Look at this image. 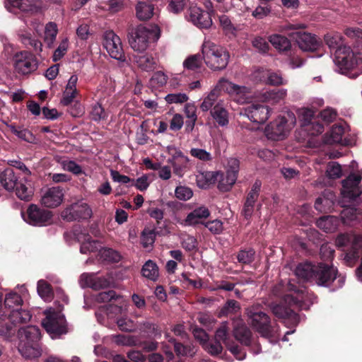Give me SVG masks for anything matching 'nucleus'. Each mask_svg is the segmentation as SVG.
Masks as SVG:
<instances>
[{
    "label": "nucleus",
    "mask_w": 362,
    "mask_h": 362,
    "mask_svg": "<svg viewBox=\"0 0 362 362\" xmlns=\"http://www.w3.org/2000/svg\"><path fill=\"white\" fill-rule=\"evenodd\" d=\"M141 273L144 277L155 281L157 280L159 275L158 267L154 262L148 260L144 264Z\"/></svg>",
    "instance_id": "41"
},
{
    "label": "nucleus",
    "mask_w": 362,
    "mask_h": 362,
    "mask_svg": "<svg viewBox=\"0 0 362 362\" xmlns=\"http://www.w3.org/2000/svg\"><path fill=\"white\" fill-rule=\"evenodd\" d=\"M202 58L206 66L212 70L224 69L229 61L230 54L222 46L210 40H205L202 46Z\"/></svg>",
    "instance_id": "4"
},
{
    "label": "nucleus",
    "mask_w": 362,
    "mask_h": 362,
    "mask_svg": "<svg viewBox=\"0 0 362 362\" xmlns=\"http://www.w3.org/2000/svg\"><path fill=\"white\" fill-rule=\"evenodd\" d=\"M80 284L82 287H90L95 290L107 288L110 282L102 276H98L95 274L84 273L81 276Z\"/></svg>",
    "instance_id": "22"
},
{
    "label": "nucleus",
    "mask_w": 362,
    "mask_h": 362,
    "mask_svg": "<svg viewBox=\"0 0 362 362\" xmlns=\"http://www.w3.org/2000/svg\"><path fill=\"white\" fill-rule=\"evenodd\" d=\"M202 346L205 351L214 356L221 354L223 350L222 344L216 340L211 342L207 341Z\"/></svg>",
    "instance_id": "48"
},
{
    "label": "nucleus",
    "mask_w": 362,
    "mask_h": 362,
    "mask_svg": "<svg viewBox=\"0 0 362 362\" xmlns=\"http://www.w3.org/2000/svg\"><path fill=\"white\" fill-rule=\"evenodd\" d=\"M14 189L16 196L21 200L30 201L33 196L31 180L27 177H21Z\"/></svg>",
    "instance_id": "23"
},
{
    "label": "nucleus",
    "mask_w": 362,
    "mask_h": 362,
    "mask_svg": "<svg viewBox=\"0 0 362 362\" xmlns=\"http://www.w3.org/2000/svg\"><path fill=\"white\" fill-rule=\"evenodd\" d=\"M288 289L294 291L293 294H288L284 298V303L288 304L289 305L288 308L285 307L282 304L276 303H272L269 307L273 314L278 318L284 320L286 325L296 326L299 322V317L294 313L292 308H305L303 304L304 294L303 291H300V293L296 292L294 286L291 282L288 283Z\"/></svg>",
    "instance_id": "2"
},
{
    "label": "nucleus",
    "mask_w": 362,
    "mask_h": 362,
    "mask_svg": "<svg viewBox=\"0 0 362 362\" xmlns=\"http://www.w3.org/2000/svg\"><path fill=\"white\" fill-rule=\"evenodd\" d=\"M185 113L186 117L189 119L187 122L186 129L192 131L197 121V107L193 103H187L185 106Z\"/></svg>",
    "instance_id": "45"
},
{
    "label": "nucleus",
    "mask_w": 362,
    "mask_h": 362,
    "mask_svg": "<svg viewBox=\"0 0 362 362\" xmlns=\"http://www.w3.org/2000/svg\"><path fill=\"white\" fill-rule=\"evenodd\" d=\"M30 318L31 315L28 310L13 308L0 319V335L6 336L13 325L27 322Z\"/></svg>",
    "instance_id": "11"
},
{
    "label": "nucleus",
    "mask_w": 362,
    "mask_h": 362,
    "mask_svg": "<svg viewBox=\"0 0 362 362\" xmlns=\"http://www.w3.org/2000/svg\"><path fill=\"white\" fill-rule=\"evenodd\" d=\"M202 65V58L199 54L190 55L183 62L184 68L192 71L201 68Z\"/></svg>",
    "instance_id": "47"
},
{
    "label": "nucleus",
    "mask_w": 362,
    "mask_h": 362,
    "mask_svg": "<svg viewBox=\"0 0 362 362\" xmlns=\"http://www.w3.org/2000/svg\"><path fill=\"white\" fill-rule=\"evenodd\" d=\"M296 123L295 115L287 112L285 115L279 117L266 127V135L273 140H281L294 127Z\"/></svg>",
    "instance_id": "7"
},
{
    "label": "nucleus",
    "mask_w": 362,
    "mask_h": 362,
    "mask_svg": "<svg viewBox=\"0 0 362 362\" xmlns=\"http://www.w3.org/2000/svg\"><path fill=\"white\" fill-rule=\"evenodd\" d=\"M189 20L200 28H209L212 25L210 13H206L197 6H191L188 13Z\"/></svg>",
    "instance_id": "19"
},
{
    "label": "nucleus",
    "mask_w": 362,
    "mask_h": 362,
    "mask_svg": "<svg viewBox=\"0 0 362 362\" xmlns=\"http://www.w3.org/2000/svg\"><path fill=\"white\" fill-rule=\"evenodd\" d=\"M252 46L259 52L265 53L269 49V44L262 37H255L252 41Z\"/></svg>",
    "instance_id": "64"
},
{
    "label": "nucleus",
    "mask_w": 362,
    "mask_h": 362,
    "mask_svg": "<svg viewBox=\"0 0 362 362\" xmlns=\"http://www.w3.org/2000/svg\"><path fill=\"white\" fill-rule=\"evenodd\" d=\"M168 103H182L188 100V96L185 93H170L165 97Z\"/></svg>",
    "instance_id": "59"
},
{
    "label": "nucleus",
    "mask_w": 362,
    "mask_h": 362,
    "mask_svg": "<svg viewBox=\"0 0 362 362\" xmlns=\"http://www.w3.org/2000/svg\"><path fill=\"white\" fill-rule=\"evenodd\" d=\"M52 213L39 208L36 204H30L27 209V218L25 220L30 225L44 226L49 223Z\"/></svg>",
    "instance_id": "15"
},
{
    "label": "nucleus",
    "mask_w": 362,
    "mask_h": 362,
    "mask_svg": "<svg viewBox=\"0 0 362 362\" xmlns=\"http://www.w3.org/2000/svg\"><path fill=\"white\" fill-rule=\"evenodd\" d=\"M92 216V209L87 203L75 202L65 208L61 213L63 220L73 221L80 219H88Z\"/></svg>",
    "instance_id": "12"
},
{
    "label": "nucleus",
    "mask_w": 362,
    "mask_h": 362,
    "mask_svg": "<svg viewBox=\"0 0 362 362\" xmlns=\"http://www.w3.org/2000/svg\"><path fill=\"white\" fill-rule=\"evenodd\" d=\"M233 334L241 344L249 346L251 341V332L240 317L232 320Z\"/></svg>",
    "instance_id": "21"
},
{
    "label": "nucleus",
    "mask_w": 362,
    "mask_h": 362,
    "mask_svg": "<svg viewBox=\"0 0 362 362\" xmlns=\"http://www.w3.org/2000/svg\"><path fill=\"white\" fill-rule=\"evenodd\" d=\"M9 128L12 133L24 141L32 142L34 139L33 134L26 129H17L13 125H11Z\"/></svg>",
    "instance_id": "53"
},
{
    "label": "nucleus",
    "mask_w": 362,
    "mask_h": 362,
    "mask_svg": "<svg viewBox=\"0 0 362 362\" xmlns=\"http://www.w3.org/2000/svg\"><path fill=\"white\" fill-rule=\"evenodd\" d=\"M218 87L226 92L236 103H247L251 98L250 88L245 86H239L224 78L218 81Z\"/></svg>",
    "instance_id": "10"
},
{
    "label": "nucleus",
    "mask_w": 362,
    "mask_h": 362,
    "mask_svg": "<svg viewBox=\"0 0 362 362\" xmlns=\"http://www.w3.org/2000/svg\"><path fill=\"white\" fill-rule=\"evenodd\" d=\"M222 90L221 87H218V83L216 86L204 98L202 103L200 104V109L203 112L211 110L215 106L216 103L221 99L220 91Z\"/></svg>",
    "instance_id": "30"
},
{
    "label": "nucleus",
    "mask_w": 362,
    "mask_h": 362,
    "mask_svg": "<svg viewBox=\"0 0 362 362\" xmlns=\"http://www.w3.org/2000/svg\"><path fill=\"white\" fill-rule=\"evenodd\" d=\"M246 314L251 325L263 337L272 335V327L269 316L259 310V305H253L246 309Z\"/></svg>",
    "instance_id": "8"
},
{
    "label": "nucleus",
    "mask_w": 362,
    "mask_h": 362,
    "mask_svg": "<svg viewBox=\"0 0 362 362\" xmlns=\"http://www.w3.org/2000/svg\"><path fill=\"white\" fill-rule=\"evenodd\" d=\"M37 293L45 301H50L53 297V293L50 285L45 280L37 282Z\"/></svg>",
    "instance_id": "46"
},
{
    "label": "nucleus",
    "mask_w": 362,
    "mask_h": 362,
    "mask_svg": "<svg viewBox=\"0 0 362 362\" xmlns=\"http://www.w3.org/2000/svg\"><path fill=\"white\" fill-rule=\"evenodd\" d=\"M136 16L139 21H147L154 13V6L147 2L139 1L135 7Z\"/></svg>",
    "instance_id": "36"
},
{
    "label": "nucleus",
    "mask_w": 362,
    "mask_h": 362,
    "mask_svg": "<svg viewBox=\"0 0 362 362\" xmlns=\"http://www.w3.org/2000/svg\"><path fill=\"white\" fill-rule=\"evenodd\" d=\"M219 23L222 29L226 34H233L235 33V28L228 16H220Z\"/></svg>",
    "instance_id": "56"
},
{
    "label": "nucleus",
    "mask_w": 362,
    "mask_h": 362,
    "mask_svg": "<svg viewBox=\"0 0 362 362\" xmlns=\"http://www.w3.org/2000/svg\"><path fill=\"white\" fill-rule=\"evenodd\" d=\"M243 115L253 122L262 124L268 119L269 110L264 105L252 104L244 109Z\"/></svg>",
    "instance_id": "18"
},
{
    "label": "nucleus",
    "mask_w": 362,
    "mask_h": 362,
    "mask_svg": "<svg viewBox=\"0 0 362 362\" xmlns=\"http://www.w3.org/2000/svg\"><path fill=\"white\" fill-rule=\"evenodd\" d=\"M14 67L18 73L28 74L37 69V62L31 53L21 52L14 56Z\"/></svg>",
    "instance_id": "14"
},
{
    "label": "nucleus",
    "mask_w": 362,
    "mask_h": 362,
    "mask_svg": "<svg viewBox=\"0 0 362 362\" xmlns=\"http://www.w3.org/2000/svg\"><path fill=\"white\" fill-rule=\"evenodd\" d=\"M210 216V211L206 206H199L190 212L185 219V226H194L203 223L202 220Z\"/></svg>",
    "instance_id": "28"
},
{
    "label": "nucleus",
    "mask_w": 362,
    "mask_h": 362,
    "mask_svg": "<svg viewBox=\"0 0 362 362\" xmlns=\"http://www.w3.org/2000/svg\"><path fill=\"white\" fill-rule=\"evenodd\" d=\"M255 254L252 249L240 250L237 255L238 261L241 264H250L255 259Z\"/></svg>",
    "instance_id": "51"
},
{
    "label": "nucleus",
    "mask_w": 362,
    "mask_h": 362,
    "mask_svg": "<svg viewBox=\"0 0 362 362\" xmlns=\"http://www.w3.org/2000/svg\"><path fill=\"white\" fill-rule=\"evenodd\" d=\"M62 309L60 306L57 310L49 308L44 311L46 317L42 324L52 339L67 332L66 322L64 315L61 313Z\"/></svg>",
    "instance_id": "6"
},
{
    "label": "nucleus",
    "mask_w": 362,
    "mask_h": 362,
    "mask_svg": "<svg viewBox=\"0 0 362 362\" xmlns=\"http://www.w3.org/2000/svg\"><path fill=\"white\" fill-rule=\"evenodd\" d=\"M21 41L25 46H30L36 52H41L42 50V42L34 38H32L30 35H21Z\"/></svg>",
    "instance_id": "50"
},
{
    "label": "nucleus",
    "mask_w": 362,
    "mask_h": 362,
    "mask_svg": "<svg viewBox=\"0 0 362 362\" xmlns=\"http://www.w3.org/2000/svg\"><path fill=\"white\" fill-rule=\"evenodd\" d=\"M169 151H173L175 154L173 156L171 159L168 160V162L170 163L173 168L174 173L179 177H182L183 175V169L189 161V159L187 156H184V154L180 151L177 150L175 147H168Z\"/></svg>",
    "instance_id": "24"
},
{
    "label": "nucleus",
    "mask_w": 362,
    "mask_h": 362,
    "mask_svg": "<svg viewBox=\"0 0 362 362\" xmlns=\"http://www.w3.org/2000/svg\"><path fill=\"white\" fill-rule=\"evenodd\" d=\"M156 30L157 28L153 30L141 25L133 29L129 37L131 47L139 52L145 51L148 47L150 39L156 35Z\"/></svg>",
    "instance_id": "9"
},
{
    "label": "nucleus",
    "mask_w": 362,
    "mask_h": 362,
    "mask_svg": "<svg viewBox=\"0 0 362 362\" xmlns=\"http://www.w3.org/2000/svg\"><path fill=\"white\" fill-rule=\"evenodd\" d=\"M271 7L268 5H259L252 11V16L257 19L261 20L268 16L271 13Z\"/></svg>",
    "instance_id": "57"
},
{
    "label": "nucleus",
    "mask_w": 362,
    "mask_h": 362,
    "mask_svg": "<svg viewBox=\"0 0 362 362\" xmlns=\"http://www.w3.org/2000/svg\"><path fill=\"white\" fill-rule=\"evenodd\" d=\"M214 340L223 343L226 346H229L233 341L230 336V328L227 321L222 322L216 329L214 334Z\"/></svg>",
    "instance_id": "32"
},
{
    "label": "nucleus",
    "mask_w": 362,
    "mask_h": 362,
    "mask_svg": "<svg viewBox=\"0 0 362 362\" xmlns=\"http://www.w3.org/2000/svg\"><path fill=\"white\" fill-rule=\"evenodd\" d=\"M316 265L310 263L300 264L296 269V275L304 281H313Z\"/></svg>",
    "instance_id": "34"
},
{
    "label": "nucleus",
    "mask_w": 362,
    "mask_h": 362,
    "mask_svg": "<svg viewBox=\"0 0 362 362\" xmlns=\"http://www.w3.org/2000/svg\"><path fill=\"white\" fill-rule=\"evenodd\" d=\"M156 235L151 230H145L141 235V244L144 247L151 246L155 241Z\"/></svg>",
    "instance_id": "61"
},
{
    "label": "nucleus",
    "mask_w": 362,
    "mask_h": 362,
    "mask_svg": "<svg viewBox=\"0 0 362 362\" xmlns=\"http://www.w3.org/2000/svg\"><path fill=\"white\" fill-rule=\"evenodd\" d=\"M266 83L272 86H281L287 83V81L284 80L279 73L267 72Z\"/></svg>",
    "instance_id": "52"
},
{
    "label": "nucleus",
    "mask_w": 362,
    "mask_h": 362,
    "mask_svg": "<svg viewBox=\"0 0 362 362\" xmlns=\"http://www.w3.org/2000/svg\"><path fill=\"white\" fill-rule=\"evenodd\" d=\"M190 154L194 158H196L203 162H207L212 160L211 154L205 149L192 148L190 150Z\"/></svg>",
    "instance_id": "54"
},
{
    "label": "nucleus",
    "mask_w": 362,
    "mask_h": 362,
    "mask_svg": "<svg viewBox=\"0 0 362 362\" xmlns=\"http://www.w3.org/2000/svg\"><path fill=\"white\" fill-rule=\"evenodd\" d=\"M337 274L335 267L320 263L315 267L313 281L318 286H328L336 279Z\"/></svg>",
    "instance_id": "16"
},
{
    "label": "nucleus",
    "mask_w": 362,
    "mask_h": 362,
    "mask_svg": "<svg viewBox=\"0 0 362 362\" xmlns=\"http://www.w3.org/2000/svg\"><path fill=\"white\" fill-rule=\"evenodd\" d=\"M333 205L334 195L332 192H329L316 199L315 208L320 212L327 213L331 211Z\"/></svg>",
    "instance_id": "35"
},
{
    "label": "nucleus",
    "mask_w": 362,
    "mask_h": 362,
    "mask_svg": "<svg viewBox=\"0 0 362 362\" xmlns=\"http://www.w3.org/2000/svg\"><path fill=\"white\" fill-rule=\"evenodd\" d=\"M362 176L360 175H351L342 181L341 194L344 198L354 199L361 194L359 182Z\"/></svg>",
    "instance_id": "20"
},
{
    "label": "nucleus",
    "mask_w": 362,
    "mask_h": 362,
    "mask_svg": "<svg viewBox=\"0 0 362 362\" xmlns=\"http://www.w3.org/2000/svg\"><path fill=\"white\" fill-rule=\"evenodd\" d=\"M269 41L272 46L279 52H285L291 48V42L285 36L273 34L269 37Z\"/></svg>",
    "instance_id": "39"
},
{
    "label": "nucleus",
    "mask_w": 362,
    "mask_h": 362,
    "mask_svg": "<svg viewBox=\"0 0 362 362\" xmlns=\"http://www.w3.org/2000/svg\"><path fill=\"white\" fill-rule=\"evenodd\" d=\"M64 198L63 189L59 187H52L42 192L40 203L46 208H56L62 204Z\"/></svg>",
    "instance_id": "17"
},
{
    "label": "nucleus",
    "mask_w": 362,
    "mask_h": 362,
    "mask_svg": "<svg viewBox=\"0 0 362 362\" xmlns=\"http://www.w3.org/2000/svg\"><path fill=\"white\" fill-rule=\"evenodd\" d=\"M182 246L187 251H192L197 247V240L194 237L189 235H184L182 237Z\"/></svg>",
    "instance_id": "60"
},
{
    "label": "nucleus",
    "mask_w": 362,
    "mask_h": 362,
    "mask_svg": "<svg viewBox=\"0 0 362 362\" xmlns=\"http://www.w3.org/2000/svg\"><path fill=\"white\" fill-rule=\"evenodd\" d=\"M286 95V89L270 90L261 93L258 96V98L264 103L276 104L283 100Z\"/></svg>",
    "instance_id": "29"
},
{
    "label": "nucleus",
    "mask_w": 362,
    "mask_h": 362,
    "mask_svg": "<svg viewBox=\"0 0 362 362\" xmlns=\"http://www.w3.org/2000/svg\"><path fill=\"white\" fill-rule=\"evenodd\" d=\"M78 82V76L76 75H72L65 87V90L63 93V97L61 100V103L64 105H70L78 95V90L76 88V84Z\"/></svg>",
    "instance_id": "26"
},
{
    "label": "nucleus",
    "mask_w": 362,
    "mask_h": 362,
    "mask_svg": "<svg viewBox=\"0 0 362 362\" xmlns=\"http://www.w3.org/2000/svg\"><path fill=\"white\" fill-rule=\"evenodd\" d=\"M326 173L327 176L330 178H339L341 175V166L337 163L331 162L327 165Z\"/></svg>",
    "instance_id": "58"
},
{
    "label": "nucleus",
    "mask_w": 362,
    "mask_h": 362,
    "mask_svg": "<svg viewBox=\"0 0 362 362\" xmlns=\"http://www.w3.org/2000/svg\"><path fill=\"white\" fill-rule=\"evenodd\" d=\"M13 6L19 8L23 11L35 13L37 12L42 6L38 0H7Z\"/></svg>",
    "instance_id": "31"
},
{
    "label": "nucleus",
    "mask_w": 362,
    "mask_h": 362,
    "mask_svg": "<svg viewBox=\"0 0 362 362\" xmlns=\"http://www.w3.org/2000/svg\"><path fill=\"white\" fill-rule=\"evenodd\" d=\"M240 310V305L235 300H228L218 312V317H222L232 314L238 313Z\"/></svg>",
    "instance_id": "44"
},
{
    "label": "nucleus",
    "mask_w": 362,
    "mask_h": 362,
    "mask_svg": "<svg viewBox=\"0 0 362 362\" xmlns=\"http://www.w3.org/2000/svg\"><path fill=\"white\" fill-rule=\"evenodd\" d=\"M103 46L112 58L125 61L120 38L113 31H106L104 33Z\"/></svg>",
    "instance_id": "13"
},
{
    "label": "nucleus",
    "mask_w": 362,
    "mask_h": 362,
    "mask_svg": "<svg viewBox=\"0 0 362 362\" xmlns=\"http://www.w3.org/2000/svg\"><path fill=\"white\" fill-rule=\"evenodd\" d=\"M261 188V182L256 181L250 192L248 193L245 204L255 206L256 201L259 197V192Z\"/></svg>",
    "instance_id": "49"
},
{
    "label": "nucleus",
    "mask_w": 362,
    "mask_h": 362,
    "mask_svg": "<svg viewBox=\"0 0 362 362\" xmlns=\"http://www.w3.org/2000/svg\"><path fill=\"white\" fill-rule=\"evenodd\" d=\"M344 134V128L340 125L332 127L330 131V142L340 143Z\"/></svg>",
    "instance_id": "62"
},
{
    "label": "nucleus",
    "mask_w": 362,
    "mask_h": 362,
    "mask_svg": "<svg viewBox=\"0 0 362 362\" xmlns=\"http://www.w3.org/2000/svg\"><path fill=\"white\" fill-rule=\"evenodd\" d=\"M211 115L213 119L221 127L228 124V112L226 109L224 101L218 100L211 110Z\"/></svg>",
    "instance_id": "27"
},
{
    "label": "nucleus",
    "mask_w": 362,
    "mask_h": 362,
    "mask_svg": "<svg viewBox=\"0 0 362 362\" xmlns=\"http://www.w3.org/2000/svg\"><path fill=\"white\" fill-rule=\"evenodd\" d=\"M296 41L299 47L303 51H315L320 46L316 36L308 33H298Z\"/></svg>",
    "instance_id": "25"
},
{
    "label": "nucleus",
    "mask_w": 362,
    "mask_h": 362,
    "mask_svg": "<svg viewBox=\"0 0 362 362\" xmlns=\"http://www.w3.org/2000/svg\"><path fill=\"white\" fill-rule=\"evenodd\" d=\"M316 225L325 232L332 233L337 229L339 225V220L333 216H323L317 221Z\"/></svg>",
    "instance_id": "38"
},
{
    "label": "nucleus",
    "mask_w": 362,
    "mask_h": 362,
    "mask_svg": "<svg viewBox=\"0 0 362 362\" xmlns=\"http://www.w3.org/2000/svg\"><path fill=\"white\" fill-rule=\"evenodd\" d=\"M325 41L331 49L337 48L335 52V62L345 69H358L362 71V53L355 54L347 46H339L342 37L339 33H327Z\"/></svg>",
    "instance_id": "1"
},
{
    "label": "nucleus",
    "mask_w": 362,
    "mask_h": 362,
    "mask_svg": "<svg viewBox=\"0 0 362 362\" xmlns=\"http://www.w3.org/2000/svg\"><path fill=\"white\" fill-rule=\"evenodd\" d=\"M218 179V172H199L196 175L197 185L200 188H207L211 185L215 183Z\"/></svg>",
    "instance_id": "33"
},
{
    "label": "nucleus",
    "mask_w": 362,
    "mask_h": 362,
    "mask_svg": "<svg viewBox=\"0 0 362 362\" xmlns=\"http://www.w3.org/2000/svg\"><path fill=\"white\" fill-rule=\"evenodd\" d=\"M175 197L182 201H187L192 198L193 196L192 190L185 186H178L175 190Z\"/></svg>",
    "instance_id": "55"
},
{
    "label": "nucleus",
    "mask_w": 362,
    "mask_h": 362,
    "mask_svg": "<svg viewBox=\"0 0 362 362\" xmlns=\"http://www.w3.org/2000/svg\"><path fill=\"white\" fill-rule=\"evenodd\" d=\"M18 351L26 359H35L42 355V349L39 344L40 331L36 326H28L21 328L18 331Z\"/></svg>",
    "instance_id": "3"
},
{
    "label": "nucleus",
    "mask_w": 362,
    "mask_h": 362,
    "mask_svg": "<svg viewBox=\"0 0 362 362\" xmlns=\"http://www.w3.org/2000/svg\"><path fill=\"white\" fill-rule=\"evenodd\" d=\"M58 33L57 24L53 22L48 23L45 27L44 40L51 47L56 40Z\"/></svg>",
    "instance_id": "43"
},
{
    "label": "nucleus",
    "mask_w": 362,
    "mask_h": 362,
    "mask_svg": "<svg viewBox=\"0 0 362 362\" xmlns=\"http://www.w3.org/2000/svg\"><path fill=\"white\" fill-rule=\"evenodd\" d=\"M135 62L141 69L147 71L153 70L156 65V60L148 54L135 57Z\"/></svg>",
    "instance_id": "42"
},
{
    "label": "nucleus",
    "mask_w": 362,
    "mask_h": 362,
    "mask_svg": "<svg viewBox=\"0 0 362 362\" xmlns=\"http://www.w3.org/2000/svg\"><path fill=\"white\" fill-rule=\"evenodd\" d=\"M186 5V0H168V10L174 13L181 12Z\"/></svg>",
    "instance_id": "63"
},
{
    "label": "nucleus",
    "mask_w": 362,
    "mask_h": 362,
    "mask_svg": "<svg viewBox=\"0 0 362 362\" xmlns=\"http://www.w3.org/2000/svg\"><path fill=\"white\" fill-rule=\"evenodd\" d=\"M21 177H18L11 168L6 169L1 177V182L6 189L12 191L19 182Z\"/></svg>",
    "instance_id": "37"
},
{
    "label": "nucleus",
    "mask_w": 362,
    "mask_h": 362,
    "mask_svg": "<svg viewBox=\"0 0 362 362\" xmlns=\"http://www.w3.org/2000/svg\"><path fill=\"white\" fill-rule=\"evenodd\" d=\"M74 235L77 240L81 243L80 251L81 253L86 254L99 250L100 257L103 260L113 262L119 261L121 257L117 251L110 248H101L100 243L92 240L90 236L86 233H75Z\"/></svg>",
    "instance_id": "5"
},
{
    "label": "nucleus",
    "mask_w": 362,
    "mask_h": 362,
    "mask_svg": "<svg viewBox=\"0 0 362 362\" xmlns=\"http://www.w3.org/2000/svg\"><path fill=\"white\" fill-rule=\"evenodd\" d=\"M236 180L237 177H235L233 173L228 174L226 172L223 174L218 172V179L216 180L218 181V187L221 191L227 192L235 184Z\"/></svg>",
    "instance_id": "40"
}]
</instances>
